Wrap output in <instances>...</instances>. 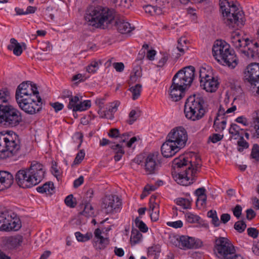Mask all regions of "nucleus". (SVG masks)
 <instances>
[{
    "mask_svg": "<svg viewBox=\"0 0 259 259\" xmlns=\"http://www.w3.org/2000/svg\"><path fill=\"white\" fill-rule=\"evenodd\" d=\"M23 241L22 236H10L5 239V245L9 249H12L19 246Z\"/></svg>",
    "mask_w": 259,
    "mask_h": 259,
    "instance_id": "nucleus-27",
    "label": "nucleus"
},
{
    "mask_svg": "<svg viewBox=\"0 0 259 259\" xmlns=\"http://www.w3.org/2000/svg\"><path fill=\"white\" fill-rule=\"evenodd\" d=\"M192 154L194 156L195 161H189V165L186 168L185 172L179 174L176 180L178 184L183 186H188L193 183L196 180V174L201 166L200 156L195 153Z\"/></svg>",
    "mask_w": 259,
    "mask_h": 259,
    "instance_id": "nucleus-11",
    "label": "nucleus"
},
{
    "mask_svg": "<svg viewBox=\"0 0 259 259\" xmlns=\"http://www.w3.org/2000/svg\"><path fill=\"white\" fill-rule=\"evenodd\" d=\"M142 113V110L138 107L131 110V125L139 119Z\"/></svg>",
    "mask_w": 259,
    "mask_h": 259,
    "instance_id": "nucleus-41",
    "label": "nucleus"
},
{
    "mask_svg": "<svg viewBox=\"0 0 259 259\" xmlns=\"http://www.w3.org/2000/svg\"><path fill=\"white\" fill-rule=\"evenodd\" d=\"M131 135H133V136L131 138V149L134 150L138 149L141 146L142 139L140 136H135V134H133L132 132H131Z\"/></svg>",
    "mask_w": 259,
    "mask_h": 259,
    "instance_id": "nucleus-35",
    "label": "nucleus"
},
{
    "mask_svg": "<svg viewBox=\"0 0 259 259\" xmlns=\"http://www.w3.org/2000/svg\"><path fill=\"white\" fill-rule=\"evenodd\" d=\"M206 70L204 68H201L199 69V81L204 80H205L210 76L206 74Z\"/></svg>",
    "mask_w": 259,
    "mask_h": 259,
    "instance_id": "nucleus-63",
    "label": "nucleus"
},
{
    "mask_svg": "<svg viewBox=\"0 0 259 259\" xmlns=\"http://www.w3.org/2000/svg\"><path fill=\"white\" fill-rule=\"evenodd\" d=\"M176 203L184 209H189L191 207V201L187 198H179L177 199Z\"/></svg>",
    "mask_w": 259,
    "mask_h": 259,
    "instance_id": "nucleus-45",
    "label": "nucleus"
},
{
    "mask_svg": "<svg viewBox=\"0 0 259 259\" xmlns=\"http://www.w3.org/2000/svg\"><path fill=\"white\" fill-rule=\"evenodd\" d=\"M207 196L206 195H201V196L198 197L196 202L197 206L200 204V206H204L206 203Z\"/></svg>",
    "mask_w": 259,
    "mask_h": 259,
    "instance_id": "nucleus-59",
    "label": "nucleus"
},
{
    "mask_svg": "<svg viewBox=\"0 0 259 259\" xmlns=\"http://www.w3.org/2000/svg\"><path fill=\"white\" fill-rule=\"evenodd\" d=\"M21 148L19 136L15 132H0V159H5L16 155Z\"/></svg>",
    "mask_w": 259,
    "mask_h": 259,
    "instance_id": "nucleus-7",
    "label": "nucleus"
},
{
    "mask_svg": "<svg viewBox=\"0 0 259 259\" xmlns=\"http://www.w3.org/2000/svg\"><path fill=\"white\" fill-rule=\"evenodd\" d=\"M94 195V191L92 189H89L85 194L82 202L84 203L90 202Z\"/></svg>",
    "mask_w": 259,
    "mask_h": 259,
    "instance_id": "nucleus-55",
    "label": "nucleus"
},
{
    "mask_svg": "<svg viewBox=\"0 0 259 259\" xmlns=\"http://www.w3.org/2000/svg\"><path fill=\"white\" fill-rule=\"evenodd\" d=\"M161 252V246L159 244L153 245L148 249V257H153V259H158Z\"/></svg>",
    "mask_w": 259,
    "mask_h": 259,
    "instance_id": "nucleus-33",
    "label": "nucleus"
},
{
    "mask_svg": "<svg viewBox=\"0 0 259 259\" xmlns=\"http://www.w3.org/2000/svg\"><path fill=\"white\" fill-rule=\"evenodd\" d=\"M72 96V93L71 91L68 90H64L62 91L60 98L63 100L66 99H69V98Z\"/></svg>",
    "mask_w": 259,
    "mask_h": 259,
    "instance_id": "nucleus-64",
    "label": "nucleus"
},
{
    "mask_svg": "<svg viewBox=\"0 0 259 259\" xmlns=\"http://www.w3.org/2000/svg\"><path fill=\"white\" fill-rule=\"evenodd\" d=\"M173 165L175 167L182 168L184 171H180L178 175L185 172L186 168H187L189 165V160L187 159L183 156H180L179 158H176L173 160ZM178 177V175L176 176V179Z\"/></svg>",
    "mask_w": 259,
    "mask_h": 259,
    "instance_id": "nucleus-28",
    "label": "nucleus"
},
{
    "mask_svg": "<svg viewBox=\"0 0 259 259\" xmlns=\"http://www.w3.org/2000/svg\"><path fill=\"white\" fill-rule=\"evenodd\" d=\"M45 170L44 166L33 161L30 167L18 170L15 175V181L22 188H29L39 184L44 179Z\"/></svg>",
    "mask_w": 259,
    "mask_h": 259,
    "instance_id": "nucleus-4",
    "label": "nucleus"
},
{
    "mask_svg": "<svg viewBox=\"0 0 259 259\" xmlns=\"http://www.w3.org/2000/svg\"><path fill=\"white\" fill-rule=\"evenodd\" d=\"M166 139L181 149L186 146L188 140L187 132L182 126L177 127L170 131Z\"/></svg>",
    "mask_w": 259,
    "mask_h": 259,
    "instance_id": "nucleus-16",
    "label": "nucleus"
},
{
    "mask_svg": "<svg viewBox=\"0 0 259 259\" xmlns=\"http://www.w3.org/2000/svg\"><path fill=\"white\" fill-rule=\"evenodd\" d=\"M242 208L241 205L237 204L232 209L234 215L237 219H239L242 213Z\"/></svg>",
    "mask_w": 259,
    "mask_h": 259,
    "instance_id": "nucleus-60",
    "label": "nucleus"
},
{
    "mask_svg": "<svg viewBox=\"0 0 259 259\" xmlns=\"http://www.w3.org/2000/svg\"><path fill=\"white\" fill-rule=\"evenodd\" d=\"M221 121H220V118L218 117H216L213 123V127L215 128V131L217 132H222L226 127V119H222Z\"/></svg>",
    "mask_w": 259,
    "mask_h": 259,
    "instance_id": "nucleus-38",
    "label": "nucleus"
},
{
    "mask_svg": "<svg viewBox=\"0 0 259 259\" xmlns=\"http://www.w3.org/2000/svg\"><path fill=\"white\" fill-rule=\"evenodd\" d=\"M55 187L54 184L52 182H48L42 186L37 187L36 190L38 192L47 194L52 195L54 192Z\"/></svg>",
    "mask_w": 259,
    "mask_h": 259,
    "instance_id": "nucleus-31",
    "label": "nucleus"
},
{
    "mask_svg": "<svg viewBox=\"0 0 259 259\" xmlns=\"http://www.w3.org/2000/svg\"><path fill=\"white\" fill-rule=\"evenodd\" d=\"M69 100V103L67 105V108L69 109H72L73 112H76L75 107L78 105V102L79 101V97L76 95L73 96H72Z\"/></svg>",
    "mask_w": 259,
    "mask_h": 259,
    "instance_id": "nucleus-42",
    "label": "nucleus"
},
{
    "mask_svg": "<svg viewBox=\"0 0 259 259\" xmlns=\"http://www.w3.org/2000/svg\"><path fill=\"white\" fill-rule=\"evenodd\" d=\"M204 98L200 94L190 96L186 100L184 114L186 118L192 121L203 118L207 112Z\"/></svg>",
    "mask_w": 259,
    "mask_h": 259,
    "instance_id": "nucleus-6",
    "label": "nucleus"
},
{
    "mask_svg": "<svg viewBox=\"0 0 259 259\" xmlns=\"http://www.w3.org/2000/svg\"><path fill=\"white\" fill-rule=\"evenodd\" d=\"M145 157H146V155H145V154H143V153L140 154L138 155L133 160V161L139 165H140V164L144 165V162L145 161Z\"/></svg>",
    "mask_w": 259,
    "mask_h": 259,
    "instance_id": "nucleus-57",
    "label": "nucleus"
},
{
    "mask_svg": "<svg viewBox=\"0 0 259 259\" xmlns=\"http://www.w3.org/2000/svg\"><path fill=\"white\" fill-rule=\"evenodd\" d=\"M109 144L110 145L111 149L113 150L115 153V155L114 156L115 161H119L123 155L124 154L123 146L120 144H115L114 143H112L110 140L105 138H103L100 142V145L102 146H104Z\"/></svg>",
    "mask_w": 259,
    "mask_h": 259,
    "instance_id": "nucleus-21",
    "label": "nucleus"
},
{
    "mask_svg": "<svg viewBox=\"0 0 259 259\" xmlns=\"http://www.w3.org/2000/svg\"><path fill=\"white\" fill-rule=\"evenodd\" d=\"M231 39L234 47L248 58L255 59L259 58V45L257 42L253 43L248 38H242L238 32H234Z\"/></svg>",
    "mask_w": 259,
    "mask_h": 259,
    "instance_id": "nucleus-9",
    "label": "nucleus"
},
{
    "mask_svg": "<svg viewBox=\"0 0 259 259\" xmlns=\"http://www.w3.org/2000/svg\"><path fill=\"white\" fill-rule=\"evenodd\" d=\"M195 68L188 66L178 71L173 77L169 88L170 96L175 102L180 100L187 86H190L195 77Z\"/></svg>",
    "mask_w": 259,
    "mask_h": 259,
    "instance_id": "nucleus-3",
    "label": "nucleus"
},
{
    "mask_svg": "<svg viewBox=\"0 0 259 259\" xmlns=\"http://www.w3.org/2000/svg\"><path fill=\"white\" fill-rule=\"evenodd\" d=\"M251 156L257 161H259V145L257 144H255L253 145Z\"/></svg>",
    "mask_w": 259,
    "mask_h": 259,
    "instance_id": "nucleus-51",
    "label": "nucleus"
},
{
    "mask_svg": "<svg viewBox=\"0 0 259 259\" xmlns=\"http://www.w3.org/2000/svg\"><path fill=\"white\" fill-rule=\"evenodd\" d=\"M75 236L78 241L82 242L89 241L93 237L91 232H87L85 234H83L80 232H76L75 233Z\"/></svg>",
    "mask_w": 259,
    "mask_h": 259,
    "instance_id": "nucleus-40",
    "label": "nucleus"
},
{
    "mask_svg": "<svg viewBox=\"0 0 259 259\" xmlns=\"http://www.w3.org/2000/svg\"><path fill=\"white\" fill-rule=\"evenodd\" d=\"M219 82L212 76H210L205 80L200 81V87L207 92H214L218 89Z\"/></svg>",
    "mask_w": 259,
    "mask_h": 259,
    "instance_id": "nucleus-24",
    "label": "nucleus"
},
{
    "mask_svg": "<svg viewBox=\"0 0 259 259\" xmlns=\"http://www.w3.org/2000/svg\"><path fill=\"white\" fill-rule=\"evenodd\" d=\"M84 156V151L83 150H80L79 152L76 154V156L73 161V164L76 165L80 163L83 159Z\"/></svg>",
    "mask_w": 259,
    "mask_h": 259,
    "instance_id": "nucleus-54",
    "label": "nucleus"
},
{
    "mask_svg": "<svg viewBox=\"0 0 259 259\" xmlns=\"http://www.w3.org/2000/svg\"><path fill=\"white\" fill-rule=\"evenodd\" d=\"M207 217L211 219V223L214 227H217L220 225L221 222L217 216V211L210 210L207 212Z\"/></svg>",
    "mask_w": 259,
    "mask_h": 259,
    "instance_id": "nucleus-39",
    "label": "nucleus"
},
{
    "mask_svg": "<svg viewBox=\"0 0 259 259\" xmlns=\"http://www.w3.org/2000/svg\"><path fill=\"white\" fill-rule=\"evenodd\" d=\"M13 176L7 171H0V191L9 188L13 184Z\"/></svg>",
    "mask_w": 259,
    "mask_h": 259,
    "instance_id": "nucleus-23",
    "label": "nucleus"
},
{
    "mask_svg": "<svg viewBox=\"0 0 259 259\" xmlns=\"http://www.w3.org/2000/svg\"><path fill=\"white\" fill-rule=\"evenodd\" d=\"M220 7L226 25L234 29L244 26L246 21L244 12L233 0H220Z\"/></svg>",
    "mask_w": 259,
    "mask_h": 259,
    "instance_id": "nucleus-5",
    "label": "nucleus"
},
{
    "mask_svg": "<svg viewBox=\"0 0 259 259\" xmlns=\"http://www.w3.org/2000/svg\"><path fill=\"white\" fill-rule=\"evenodd\" d=\"M142 217H137L133 220V224H135V228L143 233H146L148 231V227L147 225L141 219ZM134 225V224H133Z\"/></svg>",
    "mask_w": 259,
    "mask_h": 259,
    "instance_id": "nucleus-32",
    "label": "nucleus"
},
{
    "mask_svg": "<svg viewBox=\"0 0 259 259\" xmlns=\"http://www.w3.org/2000/svg\"><path fill=\"white\" fill-rule=\"evenodd\" d=\"M185 217L187 222L190 223H198L200 219V217L190 212H187L185 214Z\"/></svg>",
    "mask_w": 259,
    "mask_h": 259,
    "instance_id": "nucleus-50",
    "label": "nucleus"
},
{
    "mask_svg": "<svg viewBox=\"0 0 259 259\" xmlns=\"http://www.w3.org/2000/svg\"><path fill=\"white\" fill-rule=\"evenodd\" d=\"M142 90V85L140 83H137L131 87L132 98L133 100H136L140 97Z\"/></svg>",
    "mask_w": 259,
    "mask_h": 259,
    "instance_id": "nucleus-36",
    "label": "nucleus"
},
{
    "mask_svg": "<svg viewBox=\"0 0 259 259\" xmlns=\"http://www.w3.org/2000/svg\"><path fill=\"white\" fill-rule=\"evenodd\" d=\"M65 203L66 205L70 208H74L75 207L76 203L73 200V196L72 194H70L67 196L65 199Z\"/></svg>",
    "mask_w": 259,
    "mask_h": 259,
    "instance_id": "nucleus-52",
    "label": "nucleus"
},
{
    "mask_svg": "<svg viewBox=\"0 0 259 259\" xmlns=\"http://www.w3.org/2000/svg\"><path fill=\"white\" fill-rule=\"evenodd\" d=\"M10 92L7 88L0 90V124L14 127L22 121L21 112L10 103Z\"/></svg>",
    "mask_w": 259,
    "mask_h": 259,
    "instance_id": "nucleus-2",
    "label": "nucleus"
},
{
    "mask_svg": "<svg viewBox=\"0 0 259 259\" xmlns=\"http://www.w3.org/2000/svg\"><path fill=\"white\" fill-rule=\"evenodd\" d=\"M84 18L89 25L96 28H100L106 23L107 25L113 24L121 33L130 32L129 23L124 22L122 19H115L110 10L101 6L90 7Z\"/></svg>",
    "mask_w": 259,
    "mask_h": 259,
    "instance_id": "nucleus-1",
    "label": "nucleus"
},
{
    "mask_svg": "<svg viewBox=\"0 0 259 259\" xmlns=\"http://www.w3.org/2000/svg\"><path fill=\"white\" fill-rule=\"evenodd\" d=\"M169 58V55L167 53H163L162 55L161 58L159 60L158 64L157 65L158 67H163Z\"/></svg>",
    "mask_w": 259,
    "mask_h": 259,
    "instance_id": "nucleus-56",
    "label": "nucleus"
},
{
    "mask_svg": "<svg viewBox=\"0 0 259 259\" xmlns=\"http://www.w3.org/2000/svg\"><path fill=\"white\" fill-rule=\"evenodd\" d=\"M178 244H176L180 248L183 249H190L195 245L194 240L192 237L186 236H182L179 239L177 240Z\"/></svg>",
    "mask_w": 259,
    "mask_h": 259,
    "instance_id": "nucleus-26",
    "label": "nucleus"
},
{
    "mask_svg": "<svg viewBox=\"0 0 259 259\" xmlns=\"http://www.w3.org/2000/svg\"><path fill=\"white\" fill-rule=\"evenodd\" d=\"M244 80L252 86L257 88L256 93L259 94V63H252L244 71Z\"/></svg>",
    "mask_w": 259,
    "mask_h": 259,
    "instance_id": "nucleus-17",
    "label": "nucleus"
},
{
    "mask_svg": "<svg viewBox=\"0 0 259 259\" xmlns=\"http://www.w3.org/2000/svg\"><path fill=\"white\" fill-rule=\"evenodd\" d=\"M212 54L218 62L234 68L238 64L234 51L230 49V45L225 41L217 40L212 49Z\"/></svg>",
    "mask_w": 259,
    "mask_h": 259,
    "instance_id": "nucleus-8",
    "label": "nucleus"
},
{
    "mask_svg": "<svg viewBox=\"0 0 259 259\" xmlns=\"http://www.w3.org/2000/svg\"><path fill=\"white\" fill-rule=\"evenodd\" d=\"M101 64L96 61H93L86 67V71L90 73H95L99 69V64Z\"/></svg>",
    "mask_w": 259,
    "mask_h": 259,
    "instance_id": "nucleus-47",
    "label": "nucleus"
},
{
    "mask_svg": "<svg viewBox=\"0 0 259 259\" xmlns=\"http://www.w3.org/2000/svg\"><path fill=\"white\" fill-rule=\"evenodd\" d=\"M19 107L26 113L35 114L39 112L42 108V99L38 95H32V97L23 98L16 100Z\"/></svg>",
    "mask_w": 259,
    "mask_h": 259,
    "instance_id": "nucleus-13",
    "label": "nucleus"
},
{
    "mask_svg": "<svg viewBox=\"0 0 259 259\" xmlns=\"http://www.w3.org/2000/svg\"><path fill=\"white\" fill-rule=\"evenodd\" d=\"M142 232L135 228L133 225L131 235V245H135L141 242L143 239Z\"/></svg>",
    "mask_w": 259,
    "mask_h": 259,
    "instance_id": "nucleus-30",
    "label": "nucleus"
},
{
    "mask_svg": "<svg viewBox=\"0 0 259 259\" xmlns=\"http://www.w3.org/2000/svg\"><path fill=\"white\" fill-rule=\"evenodd\" d=\"M180 150L178 147L174 145L171 141L167 139L161 147V154L163 157L166 158L173 156L179 152Z\"/></svg>",
    "mask_w": 259,
    "mask_h": 259,
    "instance_id": "nucleus-22",
    "label": "nucleus"
},
{
    "mask_svg": "<svg viewBox=\"0 0 259 259\" xmlns=\"http://www.w3.org/2000/svg\"><path fill=\"white\" fill-rule=\"evenodd\" d=\"M145 11L146 13H148L151 15L154 14V12H155L156 10H158V13H161V9L160 8L158 7H154L151 5H147L144 7Z\"/></svg>",
    "mask_w": 259,
    "mask_h": 259,
    "instance_id": "nucleus-53",
    "label": "nucleus"
},
{
    "mask_svg": "<svg viewBox=\"0 0 259 259\" xmlns=\"http://www.w3.org/2000/svg\"><path fill=\"white\" fill-rule=\"evenodd\" d=\"M82 205H84L83 210L80 212L81 215L86 217H92L94 214L93 207L90 204V202L84 203L82 202Z\"/></svg>",
    "mask_w": 259,
    "mask_h": 259,
    "instance_id": "nucleus-37",
    "label": "nucleus"
},
{
    "mask_svg": "<svg viewBox=\"0 0 259 259\" xmlns=\"http://www.w3.org/2000/svg\"><path fill=\"white\" fill-rule=\"evenodd\" d=\"M166 224L167 226L176 229L181 228L183 225V222L180 220L175 222H168Z\"/></svg>",
    "mask_w": 259,
    "mask_h": 259,
    "instance_id": "nucleus-62",
    "label": "nucleus"
},
{
    "mask_svg": "<svg viewBox=\"0 0 259 259\" xmlns=\"http://www.w3.org/2000/svg\"><path fill=\"white\" fill-rule=\"evenodd\" d=\"M121 205V200L116 195L106 196L102 204V207L106 209L107 213L117 212L120 209Z\"/></svg>",
    "mask_w": 259,
    "mask_h": 259,
    "instance_id": "nucleus-18",
    "label": "nucleus"
},
{
    "mask_svg": "<svg viewBox=\"0 0 259 259\" xmlns=\"http://www.w3.org/2000/svg\"><path fill=\"white\" fill-rule=\"evenodd\" d=\"M247 232L248 235L253 238H257L259 234L258 231L254 228H248L247 230Z\"/></svg>",
    "mask_w": 259,
    "mask_h": 259,
    "instance_id": "nucleus-61",
    "label": "nucleus"
},
{
    "mask_svg": "<svg viewBox=\"0 0 259 259\" xmlns=\"http://www.w3.org/2000/svg\"><path fill=\"white\" fill-rule=\"evenodd\" d=\"M161 157L158 152H151L146 155L144 169L146 175L158 173L161 166Z\"/></svg>",
    "mask_w": 259,
    "mask_h": 259,
    "instance_id": "nucleus-14",
    "label": "nucleus"
},
{
    "mask_svg": "<svg viewBox=\"0 0 259 259\" xmlns=\"http://www.w3.org/2000/svg\"><path fill=\"white\" fill-rule=\"evenodd\" d=\"M21 226L20 219L12 210L4 209L0 210V231H18Z\"/></svg>",
    "mask_w": 259,
    "mask_h": 259,
    "instance_id": "nucleus-10",
    "label": "nucleus"
},
{
    "mask_svg": "<svg viewBox=\"0 0 259 259\" xmlns=\"http://www.w3.org/2000/svg\"><path fill=\"white\" fill-rule=\"evenodd\" d=\"M91 106V102L90 100H84L83 102H80L76 106L75 110L76 111H82L88 110Z\"/></svg>",
    "mask_w": 259,
    "mask_h": 259,
    "instance_id": "nucleus-43",
    "label": "nucleus"
},
{
    "mask_svg": "<svg viewBox=\"0 0 259 259\" xmlns=\"http://www.w3.org/2000/svg\"><path fill=\"white\" fill-rule=\"evenodd\" d=\"M10 42L11 44L7 47L8 49L10 51L13 50L14 54L17 56L21 55L23 52L22 46L14 38H11Z\"/></svg>",
    "mask_w": 259,
    "mask_h": 259,
    "instance_id": "nucleus-29",
    "label": "nucleus"
},
{
    "mask_svg": "<svg viewBox=\"0 0 259 259\" xmlns=\"http://www.w3.org/2000/svg\"><path fill=\"white\" fill-rule=\"evenodd\" d=\"M223 137V135H220L219 134H213L211 136H209V139L212 143H216L218 142L221 141Z\"/></svg>",
    "mask_w": 259,
    "mask_h": 259,
    "instance_id": "nucleus-58",
    "label": "nucleus"
},
{
    "mask_svg": "<svg viewBox=\"0 0 259 259\" xmlns=\"http://www.w3.org/2000/svg\"><path fill=\"white\" fill-rule=\"evenodd\" d=\"M253 122L255 132L252 134V137L259 138V110L256 112V117H254Z\"/></svg>",
    "mask_w": 259,
    "mask_h": 259,
    "instance_id": "nucleus-46",
    "label": "nucleus"
},
{
    "mask_svg": "<svg viewBox=\"0 0 259 259\" xmlns=\"http://www.w3.org/2000/svg\"><path fill=\"white\" fill-rule=\"evenodd\" d=\"M243 131V130L240 128L237 124L232 123L229 130V133L231 135L232 138L234 137V139H237L241 137V136H243V134L240 132Z\"/></svg>",
    "mask_w": 259,
    "mask_h": 259,
    "instance_id": "nucleus-34",
    "label": "nucleus"
},
{
    "mask_svg": "<svg viewBox=\"0 0 259 259\" xmlns=\"http://www.w3.org/2000/svg\"><path fill=\"white\" fill-rule=\"evenodd\" d=\"M213 251L219 259H230L236 252L235 246L227 238L215 237L214 241Z\"/></svg>",
    "mask_w": 259,
    "mask_h": 259,
    "instance_id": "nucleus-12",
    "label": "nucleus"
},
{
    "mask_svg": "<svg viewBox=\"0 0 259 259\" xmlns=\"http://www.w3.org/2000/svg\"><path fill=\"white\" fill-rule=\"evenodd\" d=\"M246 226L245 222L241 220L236 222L234 224V228L238 232L241 233L244 231Z\"/></svg>",
    "mask_w": 259,
    "mask_h": 259,
    "instance_id": "nucleus-49",
    "label": "nucleus"
},
{
    "mask_svg": "<svg viewBox=\"0 0 259 259\" xmlns=\"http://www.w3.org/2000/svg\"><path fill=\"white\" fill-rule=\"evenodd\" d=\"M109 244V239L102 235V230L100 229H96L94 231V238L93 240V245L95 249L98 251L103 250Z\"/></svg>",
    "mask_w": 259,
    "mask_h": 259,
    "instance_id": "nucleus-20",
    "label": "nucleus"
},
{
    "mask_svg": "<svg viewBox=\"0 0 259 259\" xmlns=\"http://www.w3.org/2000/svg\"><path fill=\"white\" fill-rule=\"evenodd\" d=\"M108 135L110 138H119V144L123 146V143H125L126 146L130 147V140H128L129 134L128 133H125L122 135H120L119 130L115 128L110 129Z\"/></svg>",
    "mask_w": 259,
    "mask_h": 259,
    "instance_id": "nucleus-25",
    "label": "nucleus"
},
{
    "mask_svg": "<svg viewBox=\"0 0 259 259\" xmlns=\"http://www.w3.org/2000/svg\"><path fill=\"white\" fill-rule=\"evenodd\" d=\"M239 139V141L237 142V145L239 146L238 151L241 152L243 151L244 149L248 148L249 144L244 139L243 136H241Z\"/></svg>",
    "mask_w": 259,
    "mask_h": 259,
    "instance_id": "nucleus-48",
    "label": "nucleus"
},
{
    "mask_svg": "<svg viewBox=\"0 0 259 259\" xmlns=\"http://www.w3.org/2000/svg\"><path fill=\"white\" fill-rule=\"evenodd\" d=\"M39 92L36 84L30 81H24L17 87L15 94L16 100L27 98L32 95H38Z\"/></svg>",
    "mask_w": 259,
    "mask_h": 259,
    "instance_id": "nucleus-15",
    "label": "nucleus"
},
{
    "mask_svg": "<svg viewBox=\"0 0 259 259\" xmlns=\"http://www.w3.org/2000/svg\"><path fill=\"white\" fill-rule=\"evenodd\" d=\"M133 75H131V82H136L138 79H139L142 76V70L141 67L136 66L133 69Z\"/></svg>",
    "mask_w": 259,
    "mask_h": 259,
    "instance_id": "nucleus-44",
    "label": "nucleus"
},
{
    "mask_svg": "<svg viewBox=\"0 0 259 259\" xmlns=\"http://www.w3.org/2000/svg\"><path fill=\"white\" fill-rule=\"evenodd\" d=\"M95 104L98 106V114L101 118H106L111 119L112 116V113L115 112L117 110V107L119 105L117 102L112 103L110 105L108 110H105L104 104L105 99L97 98L95 100Z\"/></svg>",
    "mask_w": 259,
    "mask_h": 259,
    "instance_id": "nucleus-19",
    "label": "nucleus"
}]
</instances>
